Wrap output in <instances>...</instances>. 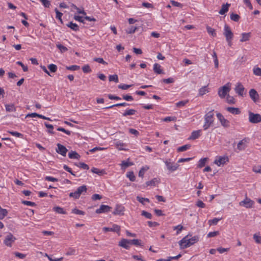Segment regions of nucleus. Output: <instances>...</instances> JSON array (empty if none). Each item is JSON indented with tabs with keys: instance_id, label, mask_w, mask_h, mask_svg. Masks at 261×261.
<instances>
[{
	"instance_id": "53",
	"label": "nucleus",
	"mask_w": 261,
	"mask_h": 261,
	"mask_svg": "<svg viewBox=\"0 0 261 261\" xmlns=\"http://www.w3.org/2000/svg\"><path fill=\"white\" fill-rule=\"evenodd\" d=\"M141 215L142 216H144L147 219H151L152 217V215L150 213H148L145 211H142Z\"/></svg>"
},
{
	"instance_id": "38",
	"label": "nucleus",
	"mask_w": 261,
	"mask_h": 261,
	"mask_svg": "<svg viewBox=\"0 0 261 261\" xmlns=\"http://www.w3.org/2000/svg\"><path fill=\"white\" fill-rule=\"evenodd\" d=\"M56 46L62 53H65L68 50V48L62 45L61 44L58 43L57 44Z\"/></svg>"
},
{
	"instance_id": "44",
	"label": "nucleus",
	"mask_w": 261,
	"mask_h": 261,
	"mask_svg": "<svg viewBox=\"0 0 261 261\" xmlns=\"http://www.w3.org/2000/svg\"><path fill=\"white\" fill-rule=\"evenodd\" d=\"M255 242L257 244H261V237L259 236V233L258 234L255 233L253 234V237Z\"/></svg>"
},
{
	"instance_id": "31",
	"label": "nucleus",
	"mask_w": 261,
	"mask_h": 261,
	"mask_svg": "<svg viewBox=\"0 0 261 261\" xmlns=\"http://www.w3.org/2000/svg\"><path fill=\"white\" fill-rule=\"evenodd\" d=\"M208 92V89L207 86H203L202 88H200L199 90V95L202 96L205 94L206 93Z\"/></svg>"
},
{
	"instance_id": "1",
	"label": "nucleus",
	"mask_w": 261,
	"mask_h": 261,
	"mask_svg": "<svg viewBox=\"0 0 261 261\" xmlns=\"http://www.w3.org/2000/svg\"><path fill=\"white\" fill-rule=\"evenodd\" d=\"M199 241V237L197 236L191 237V235L188 234L183 238L178 243L181 249L187 248L194 244Z\"/></svg>"
},
{
	"instance_id": "59",
	"label": "nucleus",
	"mask_w": 261,
	"mask_h": 261,
	"mask_svg": "<svg viewBox=\"0 0 261 261\" xmlns=\"http://www.w3.org/2000/svg\"><path fill=\"white\" fill-rule=\"evenodd\" d=\"M184 227L181 225H178L177 226H174L173 227V229L177 230L176 234H178L180 233V232L183 229Z\"/></svg>"
},
{
	"instance_id": "45",
	"label": "nucleus",
	"mask_w": 261,
	"mask_h": 261,
	"mask_svg": "<svg viewBox=\"0 0 261 261\" xmlns=\"http://www.w3.org/2000/svg\"><path fill=\"white\" fill-rule=\"evenodd\" d=\"M230 19L236 22H238L240 19V16L237 14L232 13L230 14Z\"/></svg>"
},
{
	"instance_id": "11",
	"label": "nucleus",
	"mask_w": 261,
	"mask_h": 261,
	"mask_svg": "<svg viewBox=\"0 0 261 261\" xmlns=\"http://www.w3.org/2000/svg\"><path fill=\"white\" fill-rule=\"evenodd\" d=\"M57 146V148L56 149V152L62 155L65 156L68 151L66 147L60 143H58Z\"/></svg>"
},
{
	"instance_id": "26",
	"label": "nucleus",
	"mask_w": 261,
	"mask_h": 261,
	"mask_svg": "<svg viewBox=\"0 0 261 261\" xmlns=\"http://www.w3.org/2000/svg\"><path fill=\"white\" fill-rule=\"evenodd\" d=\"M66 25L70 28L71 30L74 31H77L79 30V27L78 25L75 23H73L72 22H69Z\"/></svg>"
},
{
	"instance_id": "56",
	"label": "nucleus",
	"mask_w": 261,
	"mask_h": 261,
	"mask_svg": "<svg viewBox=\"0 0 261 261\" xmlns=\"http://www.w3.org/2000/svg\"><path fill=\"white\" fill-rule=\"evenodd\" d=\"M9 133L16 137L22 138L23 137V135L22 134L18 133L17 132H9Z\"/></svg>"
},
{
	"instance_id": "20",
	"label": "nucleus",
	"mask_w": 261,
	"mask_h": 261,
	"mask_svg": "<svg viewBox=\"0 0 261 261\" xmlns=\"http://www.w3.org/2000/svg\"><path fill=\"white\" fill-rule=\"evenodd\" d=\"M201 134V130H194L192 132L191 135L189 138V139L191 140H195L196 139L198 138L200 136Z\"/></svg>"
},
{
	"instance_id": "30",
	"label": "nucleus",
	"mask_w": 261,
	"mask_h": 261,
	"mask_svg": "<svg viewBox=\"0 0 261 261\" xmlns=\"http://www.w3.org/2000/svg\"><path fill=\"white\" fill-rule=\"evenodd\" d=\"M129 106V104L126 102H122V103H119L117 104H115L107 107H106L105 109H111L115 107H126Z\"/></svg>"
},
{
	"instance_id": "52",
	"label": "nucleus",
	"mask_w": 261,
	"mask_h": 261,
	"mask_svg": "<svg viewBox=\"0 0 261 261\" xmlns=\"http://www.w3.org/2000/svg\"><path fill=\"white\" fill-rule=\"evenodd\" d=\"M188 102V100L180 101L176 103V106L177 107H181L185 106Z\"/></svg>"
},
{
	"instance_id": "33",
	"label": "nucleus",
	"mask_w": 261,
	"mask_h": 261,
	"mask_svg": "<svg viewBox=\"0 0 261 261\" xmlns=\"http://www.w3.org/2000/svg\"><path fill=\"white\" fill-rule=\"evenodd\" d=\"M206 30L208 33L212 36L213 37H216V33L215 31V30L210 27L207 26L206 27Z\"/></svg>"
},
{
	"instance_id": "16",
	"label": "nucleus",
	"mask_w": 261,
	"mask_h": 261,
	"mask_svg": "<svg viewBox=\"0 0 261 261\" xmlns=\"http://www.w3.org/2000/svg\"><path fill=\"white\" fill-rule=\"evenodd\" d=\"M247 139L246 138L241 140L237 145V149L239 151L244 150L247 147Z\"/></svg>"
},
{
	"instance_id": "32",
	"label": "nucleus",
	"mask_w": 261,
	"mask_h": 261,
	"mask_svg": "<svg viewBox=\"0 0 261 261\" xmlns=\"http://www.w3.org/2000/svg\"><path fill=\"white\" fill-rule=\"evenodd\" d=\"M191 147L190 144H186L181 146L177 148V151L182 152L189 149Z\"/></svg>"
},
{
	"instance_id": "62",
	"label": "nucleus",
	"mask_w": 261,
	"mask_h": 261,
	"mask_svg": "<svg viewBox=\"0 0 261 261\" xmlns=\"http://www.w3.org/2000/svg\"><path fill=\"white\" fill-rule=\"evenodd\" d=\"M43 5L46 8H49L50 5V3L48 0H40Z\"/></svg>"
},
{
	"instance_id": "40",
	"label": "nucleus",
	"mask_w": 261,
	"mask_h": 261,
	"mask_svg": "<svg viewBox=\"0 0 261 261\" xmlns=\"http://www.w3.org/2000/svg\"><path fill=\"white\" fill-rule=\"evenodd\" d=\"M253 73L254 75L256 76H261V68L257 66L254 67L253 69Z\"/></svg>"
},
{
	"instance_id": "14",
	"label": "nucleus",
	"mask_w": 261,
	"mask_h": 261,
	"mask_svg": "<svg viewBox=\"0 0 261 261\" xmlns=\"http://www.w3.org/2000/svg\"><path fill=\"white\" fill-rule=\"evenodd\" d=\"M227 162H228V157L219 156L218 159L215 160L214 163L218 166L224 165Z\"/></svg>"
},
{
	"instance_id": "50",
	"label": "nucleus",
	"mask_w": 261,
	"mask_h": 261,
	"mask_svg": "<svg viewBox=\"0 0 261 261\" xmlns=\"http://www.w3.org/2000/svg\"><path fill=\"white\" fill-rule=\"evenodd\" d=\"M148 169L149 168L148 167H142L139 172V176L141 177H143L145 172L147 171Z\"/></svg>"
},
{
	"instance_id": "13",
	"label": "nucleus",
	"mask_w": 261,
	"mask_h": 261,
	"mask_svg": "<svg viewBox=\"0 0 261 261\" xmlns=\"http://www.w3.org/2000/svg\"><path fill=\"white\" fill-rule=\"evenodd\" d=\"M112 209V207L107 205H101L99 208L96 210V213L101 214L105 213L110 212Z\"/></svg>"
},
{
	"instance_id": "55",
	"label": "nucleus",
	"mask_w": 261,
	"mask_h": 261,
	"mask_svg": "<svg viewBox=\"0 0 261 261\" xmlns=\"http://www.w3.org/2000/svg\"><path fill=\"white\" fill-rule=\"evenodd\" d=\"M66 69L69 70L75 71L79 70L80 69V66L77 65H72L70 66H67Z\"/></svg>"
},
{
	"instance_id": "39",
	"label": "nucleus",
	"mask_w": 261,
	"mask_h": 261,
	"mask_svg": "<svg viewBox=\"0 0 261 261\" xmlns=\"http://www.w3.org/2000/svg\"><path fill=\"white\" fill-rule=\"evenodd\" d=\"M5 108L6 111L9 112H14L15 111V108L14 107V105L13 104L6 105Z\"/></svg>"
},
{
	"instance_id": "22",
	"label": "nucleus",
	"mask_w": 261,
	"mask_h": 261,
	"mask_svg": "<svg viewBox=\"0 0 261 261\" xmlns=\"http://www.w3.org/2000/svg\"><path fill=\"white\" fill-rule=\"evenodd\" d=\"M153 71L157 74L164 73L163 70L161 69V66L158 63H155L153 65Z\"/></svg>"
},
{
	"instance_id": "2",
	"label": "nucleus",
	"mask_w": 261,
	"mask_h": 261,
	"mask_svg": "<svg viewBox=\"0 0 261 261\" xmlns=\"http://www.w3.org/2000/svg\"><path fill=\"white\" fill-rule=\"evenodd\" d=\"M213 111H211L206 113L204 116V124L203 126L204 130L207 129L213 123L214 118Z\"/></svg>"
},
{
	"instance_id": "37",
	"label": "nucleus",
	"mask_w": 261,
	"mask_h": 261,
	"mask_svg": "<svg viewBox=\"0 0 261 261\" xmlns=\"http://www.w3.org/2000/svg\"><path fill=\"white\" fill-rule=\"evenodd\" d=\"M129 244L136 246H142L141 241L138 239L129 240Z\"/></svg>"
},
{
	"instance_id": "49",
	"label": "nucleus",
	"mask_w": 261,
	"mask_h": 261,
	"mask_svg": "<svg viewBox=\"0 0 261 261\" xmlns=\"http://www.w3.org/2000/svg\"><path fill=\"white\" fill-rule=\"evenodd\" d=\"M127 177L129 179V180L132 181H134L135 180V176L133 172H128L126 174Z\"/></svg>"
},
{
	"instance_id": "35",
	"label": "nucleus",
	"mask_w": 261,
	"mask_h": 261,
	"mask_svg": "<svg viewBox=\"0 0 261 261\" xmlns=\"http://www.w3.org/2000/svg\"><path fill=\"white\" fill-rule=\"evenodd\" d=\"M158 182V180L154 178L150 181L146 182V186H155L156 184Z\"/></svg>"
},
{
	"instance_id": "27",
	"label": "nucleus",
	"mask_w": 261,
	"mask_h": 261,
	"mask_svg": "<svg viewBox=\"0 0 261 261\" xmlns=\"http://www.w3.org/2000/svg\"><path fill=\"white\" fill-rule=\"evenodd\" d=\"M136 113V111L134 109H127L125 111V112L122 114V116L124 117H126L129 115H135Z\"/></svg>"
},
{
	"instance_id": "47",
	"label": "nucleus",
	"mask_w": 261,
	"mask_h": 261,
	"mask_svg": "<svg viewBox=\"0 0 261 261\" xmlns=\"http://www.w3.org/2000/svg\"><path fill=\"white\" fill-rule=\"evenodd\" d=\"M44 125L47 128H49V129L48 130V132L49 134H54V132L53 131V129L54 128V126L53 125L48 124L47 122H45Z\"/></svg>"
},
{
	"instance_id": "43",
	"label": "nucleus",
	"mask_w": 261,
	"mask_h": 261,
	"mask_svg": "<svg viewBox=\"0 0 261 261\" xmlns=\"http://www.w3.org/2000/svg\"><path fill=\"white\" fill-rule=\"evenodd\" d=\"M55 11L56 13V18L59 19L60 20V21L63 23V21H62V16L63 15V13H62L61 12H60L57 9V8H56L55 9Z\"/></svg>"
},
{
	"instance_id": "48",
	"label": "nucleus",
	"mask_w": 261,
	"mask_h": 261,
	"mask_svg": "<svg viewBox=\"0 0 261 261\" xmlns=\"http://www.w3.org/2000/svg\"><path fill=\"white\" fill-rule=\"evenodd\" d=\"M221 220V218H215L213 219L210 220L208 223L210 225H216L217 223Z\"/></svg>"
},
{
	"instance_id": "3",
	"label": "nucleus",
	"mask_w": 261,
	"mask_h": 261,
	"mask_svg": "<svg viewBox=\"0 0 261 261\" xmlns=\"http://www.w3.org/2000/svg\"><path fill=\"white\" fill-rule=\"evenodd\" d=\"M249 121L251 123H258L261 122V115L259 114H254L249 111L248 113Z\"/></svg>"
},
{
	"instance_id": "5",
	"label": "nucleus",
	"mask_w": 261,
	"mask_h": 261,
	"mask_svg": "<svg viewBox=\"0 0 261 261\" xmlns=\"http://www.w3.org/2000/svg\"><path fill=\"white\" fill-rule=\"evenodd\" d=\"M16 240V238L11 233H9L6 236L4 241V243L6 246L11 247L13 243Z\"/></svg>"
},
{
	"instance_id": "63",
	"label": "nucleus",
	"mask_w": 261,
	"mask_h": 261,
	"mask_svg": "<svg viewBox=\"0 0 261 261\" xmlns=\"http://www.w3.org/2000/svg\"><path fill=\"white\" fill-rule=\"evenodd\" d=\"M14 254H15V255L20 258V259H23L26 256V254H23V253H21L20 252H15L14 253Z\"/></svg>"
},
{
	"instance_id": "25",
	"label": "nucleus",
	"mask_w": 261,
	"mask_h": 261,
	"mask_svg": "<svg viewBox=\"0 0 261 261\" xmlns=\"http://www.w3.org/2000/svg\"><path fill=\"white\" fill-rule=\"evenodd\" d=\"M68 156L70 159H80L81 156L75 151H71L68 153Z\"/></svg>"
},
{
	"instance_id": "60",
	"label": "nucleus",
	"mask_w": 261,
	"mask_h": 261,
	"mask_svg": "<svg viewBox=\"0 0 261 261\" xmlns=\"http://www.w3.org/2000/svg\"><path fill=\"white\" fill-rule=\"evenodd\" d=\"M130 87H132L131 85L120 84L118 85V88L122 90H126Z\"/></svg>"
},
{
	"instance_id": "29",
	"label": "nucleus",
	"mask_w": 261,
	"mask_h": 261,
	"mask_svg": "<svg viewBox=\"0 0 261 261\" xmlns=\"http://www.w3.org/2000/svg\"><path fill=\"white\" fill-rule=\"evenodd\" d=\"M8 214L6 209H4L0 206V219L3 220Z\"/></svg>"
},
{
	"instance_id": "19",
	"label": "nucleus",
	"mask_w": 261,
	"mask_h": 261,
	"mask_svg": "<svg viewBox=\"0 0 261 261\" xmlns=\"http://www.w3.org/2000/svg\"><path fill=\"white\" fill-rule=\"evenodd\" d=\"M235 91L240 96L244 95V87L241 83H238L235 88Z\"/></svg>"
},
{
	"instance_id": "10",
	"label": "nucleus",
	"mask_w": 261,
	"mask_h": 261,
	"mask_svg": "<svg viewBox=\"0 0 261 261\" xmlns=\"http://www.w3.org/2000/svg\"><path fill=\"white\" fill-rule=\"evenodd\" d=\"M217 117L223 126L225 127H228L229 126V121L226 119L221 113H217Z\"/></svg>"
},
{
	"instance_id": "46",
	"label": "nucleus",
	"mask_w": 261,
	"mask_h": 261,
	"mask_svg": "<svg viewBox=\"0 0 261 261\" xmlns=\"http://www.w3.org/2000/svg\"><path fill=\"white\" fill-rule=\"evenodd\" d=\"M48 68L51 72H55L57 70V66L55 64H51L48 66Z\"/></svg>"
},
{
	"instance_id": "8",
	"label": "nucleus",
	"mask_w": 261,
	"mask_h": 261,
	"mask_svg": "<svg viewBox=\"0 0 261 261\" xmlns=\"http://www.w3.org/2000/svg\"><path fill=\"white\" fill-rule=\"evenodd\" d=\"M254 204V201L246 197L245 199L240 202L239 204L240 206H244L246 208H251Z\"/></svg>"
},
{
	"instance_id": "42",
	"label": "nucleus",
	"mask_w": 261,
	"mask_h": 261,
	"mask_svg": "<svg viewBox=\"0 0 261 261\" xmlns=\"http://www.w3.org/2000/svg\"><path fill=\"white\" fill-rule=\"evenodd\" d=\"M109 80L110 82L114 81L115 83H118V76L117 74L111 75L109 76Z\"/></svg>"
},
{
	"instance_id": "51",
	"label": "nucleus",
	"mask_w": 261,
	"mask_h": 261,
	"mask_svg": "<svg viewBox=\"0 0 261 261\" xmlns=\"http://www.w3.org/2000/svg\"><path fill=\"white\" fill-rule=\"evenodd\" d=\"M137 200L141 203L144 204L145 202H149V200L148 198H143L142 197H137Z\"/></svg>"
},
{
	"instance_id": "4",
	"label": "nucleus",
	"mask_w": 261,
	"mask_h": 261,
	"mask_svg": "<svg viewBox=\"0 0 261 261\" xmlns=\"http://www.w3.org/2000/svg\"><path fill=\"white\" fill-rule=\"evenodd\" d=\"M223 34L226 37V41L228 42V44L230 46L231 39L233 38V35L230 28L227 25L224 26V32Z\"/></svg>"
},
{
	"instance_id": "64",
	"label": "nucleus",
	"mask_w": 261,
	"mask_h": 261,
	"mask_svg": "<svg viewBox=\"0 0 261 261\" xmlns=\"http://www.w3.org/2000/svg\"><path fill=\"white\" fill-rule=\"evenodd\" d=\"M227 102L229 103V104H234L235 103L234 98L233 97L230 96L229 95H228L227 96Z\"/></svg>"
},
{
	"instance_id": "57",
	"label": "nucleus",
	"mask_w": 261,
	"mask_h": 261,
	"mask_svg": "<svg viewBox=\"0 0 261 261\" xmlns=\"http://www.w3.org/2000/svg\"><path fill=\"white\" fill-rule=\"evenodd\" d=\"M72 212L75 214H76V215H84L85 214V212L82 211H81V210H79L78 209H76V208H74L72 210Z\"/></svg>"
},
{
	"instance_id": "7",
	"label": "nucleus",
	"mask_w": 261,
	"mask_h": 261,
	"mask_svg": "<svg viewBox=\"0 0 261 261\" xmlns=\"http://www.w3.org/2000/svg\"><path fill=\"white\" fill-rule=\"evenodd\" d=\"M230 90L228 84H226L219 88L218 95L221 98H223L226 96L227 93L229 92Z\"/></svg>"
},
{
	"instance_id": "23",
	"label": "nucleus",
	"mask_w": 261,
	"mask_h": 261,
	"mask_svg": "<svg viewBox=\"0 0 261 261\" xmlns=\"http://www.w3.org/2000/svg\"><path fill=\"white\" fill-rule=\"evenodd\" d=\"M226 110L227 111H228L229 112L232 114L238 115L240 114L241 113V111L239 110V109L237 108L228 107L226 108Z\"/></svg>"
},
{
	"instance_id": "61",
	"label": "nucleus",
	"mask_w": 261,
	"mask_h": 261,
	"mask_svg": "<svg viewBox=\"0 0 261 261\" xmlns=\"http://www.w3.org/2000/svg\"><path fill=\"white\" fill-rule=\"evenodd\" d=\"M82 70L84 73H89L91 71L90 66L88 65L84 66L82 67Z\"/></svg>"
},
{
	"instance_id": "34",
	"label": "nucleus",
	"mask_w": 261,
	"mask_h": 261,
	"mask_svg": "<svg viewBox=\"0 0 261 261\" xmlns=\"http://www.w3.org/2000/svg\"><path fill=\"white\" fill-rule=\"evenodd\" d=\"M91 171L95 174H97L99 175H102L105 173V171L103 170H99L98 168H92L91 169Z\"/></svg>"
},
{
	"instance_id": "12",
	"label": "nucleus",
	"mask_w": 261,
	"mask_h": 261,
	"mask_svg": "<svg viewBox=\"0 0 261 261\" xmlns=\"http://www.w3.org/2000/svg\"><path fill=\"white\" fill-rule=\"evenodd\" d=\"M124 207L120 204H117L116 205L113 214L114 215H120L122 216L124 215Z\"/></svg>"
},
{
	"instance_id": "9",
	"label": "nucleus",
	"mask_w": 261,
	"mask_h": 261,
	"mask_svg": "<svg viewBox=\"0 0 261 261\" xmlns=\"http://www.w3.org/2000/svg\"><path fill=\"white\" fill-rule=\"evenodd\" d=\"M87 191V187L86 186L83 185L81 187L77 188L76 191L74 192H72L69 194V196H76L80 195L81 194H85L84 193H86Z\"/></svg>"
},
{
	"instance_id": "28",
	"label": "nucleus",
	"mask_w": 261,
	"mask_h": 261,
	"mask_svg": "<svg viewBox=\"0 0 261 261\" xmlns=\"http://www.w3.org/2000/svg\"><path fill=\"white\" fill-rule=\"evenodd\" d=\"M115 145L117 149L119 150H126L125 148H122V146H126V144L120 141H116L115 143Z\"/></svg>"
},
{
	"instance_id": "15",
	"label": "nucleus",
	"mask_w": 261,
	"mask_h": 261,
	"mask_svg": "<svg viewBox=\"0 0 261 261\" xmlns=\"http://www.w3.org/2000/svg\"><path fill=\"white\" fill-rule=\"evenodd\" d=\"M120 230V227L116 224H114L112 227H105L103 228V230L105 232L113 231L118 232Z\"/></svg>"
},
{
	"instance_id": "41",
	"label": "nucleus",
	"mask_w": 261,
	"mask_h": 261,
	"mask_svg": "<svg viewBox=\"0 0 261 261\" xmlns=\"http://www.w3.org/2000/svg\"><path fill=\"white\" fill-rule=\"evenodd\" d=\"M207 160V158H206L201 159L199 161L198 167L201 168L204 167L205 165Z\"/></svg>"
},
{
	"instance_id": "58",
	"label": "nucleus",
	"mask_w": 261,
	"mask_h": 261,
	"mask_svg": "<svg viewBox=\"0 0 261 261\" xmlns=\"http://www.w3.org/2000/svg\"><path fill=\"white\" fill-rule=\"evenodd\" d=\"M79 167L82 168L85 170H88L89 166L88 165L84 163H80L78 165H77Z\"/></svg>"
},
{
	"instance_id": "36",
	"label": "nucleus",
	"mask_w": 261,
	"mask_h": 261,
	"mask_svg": "<svg viewBox=\"0 0 261 261\" xmlns=\"http://www.w3.org/2000/svg\"><path fill=\"white\" fill-rule=\"evenodd\" d=\"M53 210L58 214H66V212L63 208L59 206H55L53 208Z\"/></svg>"
},
{
	"instance_id": "18",
	"label": "nucleus",
	"mask_w": 261,
	"mask_h": 261,
	"mask_svg": "<svg viewBox=\"0 0 261 261\" xmlns=\"http://www.w3.org/2000/svg\"><path fill=\"white\" fill-rule=\"evenodd\" d=\"M249 95L252 100L255 102L258 99L259 95L256 91L254 89H251L249 91Z\"/></svg>"
},
{
	"instance_id": "24",
	"label": "nucleus",
	"mask_w": 261,
	"mask_h": 261,
	"mask_svg": "<svg viewBox=\"0 0 261 261\" xmlns=\"http://www.w3.org/2000/svg\"><path fill=\"white\" fill-rule=\"evenodd\" d=\"M230 6V4H223L222 6V8L221 10L219 11V14L221 15L224 14L225 13H226L228 11V8Z\"/></svg>"
},
{
	"instance_id": "21",
	"label": "nucleus",
	"mask_w": 261,
	"mask_h": 261,
	"mask_svg": "<svg viewBox=\"0 0 261 261\" xmlns=\"http://www.w3.org/2000/svg\"><path fill=\"white\" fill-rule=\"evenodd\" d=\"M242 38L240 39V41L242 42H245L250 39L251 36V33H243L242 34Z\"/></svg>"
},
{
	"instance_id": "17",
	"label": "nucleus",
	"mask_w": 261,
	"mask_h": 261,
	"mask_svg": "<svg viewBox=\"0 0 261 261\" xmlns=\"http://www.w3.org/2000/svg\"><path fill=\"white\" fill-rule=\"evenodd\" d=\"M119 246L126 249H128L130 248V244H129V240L122 239L119 242Z\"/></svg>"
},
{
	"instance_id": "54",
	"label": "nucleus",
	"mask_w": 261,
	"mask_h": 261,
	"mask_svg": "<svg viewBox=\"0 0 261 261\" xmlns=\"http://www.w3.org/2000/svg\"><path fill=\"white\" fill-rule=\"evenodd\" d=\"M138 29V27H130L128 29V30H127L126 32L127 34H133L134 33L136 30Z\"/></svg>"
},
{
	"instance_id": "6",
	"label": "nucleus",
	"mask_w": 261,
	"mask_h": 261,
	"mask_svg": "<svg viewBox=\"0 0 261 261\" xmlns=\"http://www.w3.org/2000/svg\"><path fill=\"white\" fill-rule=\"evenodd\" d=\"M165 163L167 169L171 172L175 171L178 167L179 165L171 161V159H168L165 161Z\"/></svg>"
}]
</instances>
